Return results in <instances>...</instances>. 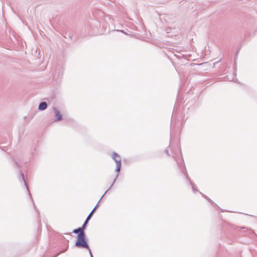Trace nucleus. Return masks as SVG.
Masks as SVG:
<instances>
[{
  "mask_svg": "<svg viewBox=\"0 0 257 257\" xmlns=\"http://www.w3.org/2000/svg\"><path fill=\"white\" fill-rule=\"evenodd\" d=\"M165 152L167 155L170 156L171 154L170 153H171L172 154V157L174 159V160L177 162L178 167L180 168L181 171L182 173L184 174L185 176L186 179L188 180L192 186V190L194 193H196L198 192L197 189H195L194 187V185L193 184V182L191 181L190 177L187 174H186V172H187L186 169L185 167L184 166L183 168H182V165L184 166L183 164V160L182 159V154L181 153L180 149L177 147L175 150H173V152L171 150V149L170 146L168 147L167 149L165 150Z\"/></svg>",
  "mask_w": 257,
  "mask_h": 257,
  "instance_id": "f257e3e1",
  "label": "nucleus"
},
{
  "mask_svg": "<svg viewBox=\"0 0 257 257\" xmlns=\"http://www.w3.org/2000/svg\"><path fill=\"white\" fill-rule=\"evenodd\" d=\"M75 246L78 248H85L89 251L90 248L88 244L86 238V234L85 233L77 234V240L75 242Z\"/></svg>",
  "mask_w": 257,
  "mask_h": 257,
  "instance_id": "f03ea898",
  "label": "nucleus"
},
{
  "mask_svg": "<svg viewBox=\"0 0 257 257\" xmlns=\"http://www.w3.org/2000/svg\"><path fill=\"white\" fill-rule=\"evenodd\" d=\"M112 159L115 161L116 164L115 171L118 173L120 170L121 163L120 156L115 152L112 154Z\"/></svg>",
  "mask_w": 257,
  "mask_h": 257,
  "instance_id": "7ed1b4c3",
  "label": "nucleus"
},
{
  "mask_svg": "<svg viewBox=\"0 0 257 257\" xmlns=\"http://www.w3.org/2000/svg\"><path fill=\"white\" fill-rule=\"evenodd\" d=\"M20 177L19 180H20V181H23L24 182V184H25V186H26V187L27 188V191H28V192L29 193V195L30 196V198H31L32 201L33 202V198H32L31 194L30 193V191L28 185L26 183V181L25 180L24 175L23 173H22V171L20 170Z\"/></svg>",
  "mask_w": 257,
  "mask_h": 257,
  "instance_id": "20e7f679",
  "label": "nucleus"
},
{
  "mask_svg": "<svg viewBox=\"0 0 257 257\" xmlns=\"http://www.w3.org/2000/svg\"><path fill=\"white\" fill-rule=\"evenodd\" d=\"M97 207V205H96L95 207L92 209V210L91 211V212L89 213V214L88 215V216L87 217L85 221H84V223L82 225H84V227L86 228V226L88 223V222L89 221V220L90 219L91 217H92L93 214L94 213V212H95L96 208Z\"/></svg>",
  "mask_w": 257,
  "mask_h": 257,
  "instance_id": "39448f33",
  "label": "nucleus"
},
{
  "mask_svg": "<svg viewBox=\"0 0 257 257\" xmlns=\"http://www.w3.org/2000/svg\"><path fill=\"white\" fill-rule=\"evenodd\" d=\"M85 229V227H84V225H82L81 227H79L78 228L75 229L73 230V233H76L78 234H85L84 230Z\"/></svg>",
  "mask_w": 257,
  "mask_h": 257,
  "instance_id": "423d86ee",
  "label": "nucleus"
},
{
  "mask_svg": "<svg viewBox=\"0 0 257 257\" xmlns=\"http://www.w3.org/2000/svg\"><path fill=\"white\" fill-rule=\"evenodd\" d=\"M53 110L54 111V113H55L56 115V119H55V121H58L62 119V115L60 113V112L57 109L56 107H54Z\"/></svg>",
  "mask_w": 257,
  "mask_h": 257,
  "instance_id": "0eeeda50",
  "label": "nucleus"
},
{
  "mask_svg": "<svg viewBox=\"0 0 257 257\" xmlns=\"http://www.w3.org/2000/svg\"><path fill=\"white\" fill-rule=\"evenodd\" d=\"M47 103L45 101H43L40 103L38 109L40 110H44L47 108Z\"/></svg>",
  "mask_w": 257,
  "mask_h": 257,
  "instance_id": "6e6552de",
  "label": "nucleus"
},
{
  "mask_svg": "<svg viewBox=\"0 0 257 257\" xmlns=\"http://www.w3.org/2000/svg\"><path fill=\"white\" fill-rule=\"evenodd\" d=\"M118 174H117L116 175V176L115 178L114 179V181H113V182L112 184H111V185L110 186V188H109L107 190H106V191L105 192V193H104V194L102 196V197H101V198H102L104 196V195L107 193V191H108V190H109L111 188V187L113 186V184H114V183L115 182V180L116 179V178H117V177H118Z\"/></svg>",
  "mask_w": 257,
  "mask_h": 257,
  "instance_id": "1a4fd4ad",
  "label": "nucleus"
},
{
  "mask_svg": "<svg viewBox=\"0 0 257 257\" xmlns=\"http://www.w3.org/2000/svg\"><path fill=\"white\" fill-rule=\"evenodd\" d=\"M202 196H204L205 198H206L211 203H213V202L209 198H208L207 196H205L202 194Z\"/></svg>",
  "mask_w": 257,
  "mask_h": 257,
  "instance_id": "9d476101",
  "label": "nucleus"
},
{
  "mask_svg": "<svg viewBox=\"0 0 257 257\" xmlns=\"http://www.w3.org/2000/svg\"><path fill=\"white\" fill-rule=\"evenodd\" d=\"M89 254H90L91 257H93L90 250H89Z\"/></svg>",
  "mask_w": 257,
  "mask_h": 257,
  "instance_id": "9b49d317",
  "label": "nucleus"
},
{
  "mask_svg": "<svg viewBox=\"0 0 257 257\" xmlns=\"http://www.w3.org/2000/svg\"><path fill=\"white\" fill-rule=\"evenodd\" d=\"M16 164L17 166L18 167H20V166H19V164H18V163L17 162H16Z\"/></svg>",
  "mask_w": 257,
  "mask_h": 257,
  "instance_id": "f8f14e48",
  "label": "nucleus"
},
{
  "mask_svg": "<svg viewBox=\"0 0 257 257\" xmlns=\"http://www.w3.org/2000/svg\"><path fill=\"white\" fill-rule=\"evenodd\" d=\"M65 251V250H62V251H61L60 252V253H63V252H64Z\"/></svg>",
  "mask_w": 257,
  "mask_h": 257,
  "instance_id": "ddd939ff",
  "label": "nucleus"
},
{
  "mask_svg": "<svg viewBox=\"0 0 257 257\" xmlns=\"http://www.w3.org/2000/svg\"><path fill=\"white\" fill-rule=\"evenodd\" d=\"M98 203H99V201H98V203H97V204L96 205H98Z\"/></svg>",
  "mask_w": 257,
  "mask_h": 257,
  "instance_id": "4468645a",
  "label": "nucleus"
}]
</instances>
